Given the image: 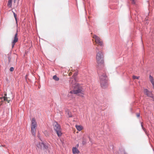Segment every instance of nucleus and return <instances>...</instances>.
Here are the masks:
<instances>
[{
  "instance_id": "obj_19",
  "label": "nucleus",
  "mask_w": 154,
  "mask_h": 154,
  "mask_svg": "<svg viewBox=\"0 0 154 154\" xmlns=\"http://www.w3.org/2000/svg\"><path fill=\"white\" fill-rule=\"evenodd\" d=\"M13 14H14V17L15 18V19H16V20H17V18H16V14H15V13H14V12H13Z\"/></svg>"
},
{
  "instance_id": "obj_10",
  "label": "nucleus",
  "mask_w": 154,
  "mask_h": 154,
  "mask_svg": "<svg viewBox=\"0 0 154 154\" xmlns=\"http://www.w3.org/2000/svg\"><path fill=\"white\" fill-rule=\"evenodd\" d=\"M149 79L150 81L153 86V88H154V79L153 78L152 76H151V75H150L149 76Z\"/></svg>"
},
{
  "instance_id": "obj_26",
  "label": "nucleus",
  "mask_w": 154,
  "mask_h": 154,
  "mask_svg": "<svg viewBox=\"0 0 154 154\" xmlns=\"http://www.w3.org/2000/svg\"><path fill=\"white\" fill-rule=\"evenodd\" d=\"M5 96H7V94L6 93L5 94Z\"/></svg>"
},
{
  "instance_id": "obj_28",
  "label": "nucleus",
  "mask_w": 154,
  "mask_h": 154,
  "mask_svg": "<svg viewBox=\"0 0 154 154\" xmlns=\"http://www.w3.org/2000/svg\"><path fill=\"white\" fill-rule=\"evenodd\" d=\"M14 5V6H15V5Z\"/></svg>"
},
{
  "instance_id": "obj_12",
  "label": "nucleus",
  "mask_w": 154,
  "mask_h": 154,
  "mask_svg": "<svg viewBox=\"0 0 154 154\" xmlns=\"http://www.w3.org/2000/svg\"><path fill=\"white\" fill-rule=\"evenodd\" d=\"M12 0H8L7 4L9 8H11L12 6Z\"/></svg>"
},
{
  "instance_id": "obj_14",
  "label": "nucleus",
  "mask_w": 154,
  "mask_h": 154,
  "mask_svg": "<svg viewBox=\"0 0 154 154\" xmlns=\"http://www.w3.org/2000/svg\"><path fill=\"white\" fill-rule=\"evenodd\" d=\"M149 91L146 89H145L144 90V93L146 95H149L148 93L149 92Z\"/></svg>"
},
{
  "instance_id": "obj_17",
  "label": "nucleus",
  "mask_w": 154,
  "mask_h": 154,
  "mask_svg": "<svg viewBox=\"0 0 154 154\" xmlns=\"http://www.w3.org/2000/svg\"><path fill=\"white\" fill-rule=\"evenodd\" d=\"M148 94H149V95H147L148 96L150 97H152V94L151 92H148Z\"/></svg>"
},
{
  "instance_id": "obj_8",
  "label": "nucleus",
  "mask_w": 154,
  "mask_h": 154,
  "mask_svg": "<svg viewBox=\"0 0 154 154\" xmlns=\"http://www.w3.org/2000/svg\"><path fill=\"white\" fill-rule=\"evenodd\" d=\"M37 146L40 149H46L47 146L45 145L43 143H39L37 145Z\"/></svg>"
},
{
  "instance_id": "obj_22",
  "label": "nucleus",
  "mask_w": 154,
  "mask_h": 154,
  "mask_svg": "<svg viewBox=\"0 0 154 154\" xmlns=\"http://www.w3.org/2000/svg\"><path fill=\"white\" fill-rule=\"evenodd\" d=\"M96 52H97V50L98 51V50H99V49H98V47H96Z\"/></svg>"
},
{
  "instance_id": "obj_18",
  "label": "nucleus",
  "mask_w": 154,
  "mask_h": 154,
  "mask_svg": "<svg viewBox=\"0 0 154 154\" xmlns=\"http://www.w3.org/2000/svg\"><path fill=\"white\" fill-rule=\"evenodd\" d=\"M14 70V68L13 67H11L10 68V71L12 72Z\"/></svg>"
},
{
  "instance_id": "obj_15",
  "label": "nucleus",
  "mask_w": 154,
  "mask_h": 154,
  "mask_svg": "<svg viewBox=\"0 0 154 154\" xmlns=\"http://www.w3.org/2000/svg\"><path fill=\"white\" fill-rule=\"evenodd\" d=\"M53 79L55 81H58L59 80V78L56 75H54L53 76Z\"/></svg>"
},
{
  "instance_id": "obj_4",
  "label": "nucleus",
  "mask_w": 154,
  "mask_h": 154,
  "mask_svg": "<svg viewBox=\"0 0 154 154\" xmlns=\"http://www.w3.org/2000/svg\"><path fill=\"white\" fill-rule=\"evenodd\" d=\"M82 89L81 86L78 84H76L75 86L74 87L73 90L70 91V94H78L80 93H82Z\"/></svg>"
},
{
  "instance_id": "obj_5",
  "label": "nucleus",
  "mask_w": 154,
  "mask_h": 154,
  "mask_svg": "<svg viewBox=\"0 0 154 154\" xmlns=\"http://www.w3.org/2000/svg\"><path fill=\"white\" fill-rule=\"evenodd\" d=\"M37 127V123L34 118H33L32 121L31 125V132L33 135L35 136V134Z\"/></svg>"
},
{
  "instance_id": "obj_11",
  "label": "nucleus",
  "mask_w": 154,
  "mask_h": 154,
  "mask_svg": "<svg viewBox=\"0 0 154 154\" xmlns=\"http://www.w3.org/2000/svg\"><path fill=\"white\" fill-rule=\"evenodd\" d=\"M72 150L73 154L78 153L79 152L78 149L75 147L73 148Z\"/></svg>"
},
{
  "instance_id": "obj_20",
  "label": "nucleus",
  "mask_w": 154,
  "mask_h": 154,
  "mask_svg": "<svg viewBox=\"0 0 154 154\" xmlns=\"http://www.w3.org/2000/svg\"><path fill=\"white\" fill-rule=\"evenodd\" d=\"M137 116L138 117H139L140 116V114L139 113H137L136 114Z\"/></svg>"
},
{
  "instance_id": "obj_9",
  "label": "nucleus",
  "mask_w": 154,
  "mask_h": 154,
  "mask_svg": "<svg viewBox=\"0 0 154 154\" xmlns=\"http://www.w3.org/2000/svg\"><path fill=\"white\" fill-rule=\"evenodd\" d=\"M0 99L2 100V101L6 100L8 103H9L10 100V99L9 97H0Z\"/></svg>"
},
{
  "instance_id": "obj_24",
  "label": "nucleus",
  "mask_w": 154,
  "mask_h": 154,
  "mask_svg": "<svg viewBox=\"0 0 154 154\" xmlns=\"http://www.w3.org/2000/svg\"><path fill=\"white\" fill-rule=\"evenodd\" d=\"M132 1H133V3L134 4L135 3V2H134V0H132Z\"/></svg>"
},
{
  "instance_id": "obj_29",
  "label": "nucleus",
  "mask_w": 154,
  "mask_h": 154,
  "mask_svg": "<svg viewBox=\"0 0 154 154\" xmlns=\"http://www.w3.org/2000/svg\"><path fill=\"white\" fill-rule=\"evenodd\" d=\"M8 59H9V58H10L9 57H8Z\"/></svg>"
},
{
  "instance_id": "obj_23",
  "label": "nucleus",
  "mask_w": 154,
  "mask_h": 154,
  "mask_svg": "<svg viewBox=\"0 0 154 154\" xmlns=\"http://www.w3.org/2000/svg\"><path fill=\"white\" fill-rule=\"evenodd\" d=\"M72 72H70L69 73V76H70V75H72Z\"/></svg>"
},
{
  "instance_id": "obj_2",
  "label": "nucleus",
  "mask_w": 154,
  "mask_h": 154,
  "mask_svg": "<svg viewBox=\"0 0 154 154\" xmlns=\"http://www.w3.org/2000/svg\"><path fill=\"white\" fill-rule=\"evenodd\" d=\"M103 58V55L101 51H100L97 52L96 57V62L98 64V67L100 66H101L102 67L104 66Z\"/></svg>"
},
{
  "instance_id": "obj_7",
  "label": "nucleus",
  "mask_w": 154,
  "mask_h": 154,
  "mask_svg": "<svg viewBox=\"0 0 154 154\" xmlns=\"http://www.w3.org/2000/svg\"><path fill=\"white\" fill-rule=\"evenodd\" d=\"M18 38L17 37V34L16 33L14 35V39L12 43V47L13 48L16 43L18 41Z\"/></svg>"
},
{
  "instance_id": "obj_1",
  "label": "nucleus",
  "mask_w": 154,
  "mask_h": 154,
  "mask_svg": "<svg viewBox=\"0 0 154 154\" xmlns=\"http://www.w3.org/2000/svg\"><path fill=\"white\" fill-rule=\"evenodd\" d=\"M108 78L106 73H102L100 76V81L101 87L103 88H105L108 86Z\"/></svg>"
},
{
  "instance_id": "obj_25",
  "label": "nucleus",
  "mask_w": 154,
  "mask_h": 154,
  "mask_svg": "<svg viewBox=\"0 0 154 154\" xmlns=\"http://www.w3.org/2000/svg\"><path fill=\"white\" fill-rule=\"evenodd\" d=\"M16 1V0H14V3H15Z\"/></svg>"
},
{
  "instance_id": "obj_27",
  "label": "nucleus",
  "mask_w": 154,
  "mask_h": 154,
  "mask_svg": "<svg viewBox=\"0 0 154 154\" xmlns=\"http://www.w3.org/2000/svg\"><path fill=\"white\" fill-rule=\"evenodd\" d=\"M141 126H142V127H143V125H142V124L141 125Z\"/></svg>"
},
{
  "instance_id": "obj_6",
  "label": "nucleus",
  "mask_w": 154,
  "mask_h": 154,
  "mask_svg": "<svg viewBox=\"0 0 154 154\" xmlns=\"http://www.w3.org/2000/svg\"><path fill=\"white\" fill-rule=\"evenodd\" d=\"M93 38L95 39V42L97 46L99 45L102 46L103 45V42L101 39L98 36L96 35H93Z\"/></svg>"
},
{
  "instance_id": "obj_13",
  "label": "nucleus",
  "mask_w": 154,
  "mask_h": 154,
  "mask_svg": "<svg viewBox=\"0 0 154 154\" xmlns=\"http://www.w3.org/2000/svg\"><path fill=\"white\" fill-rule=\"evenodd\" d=\"M75 127L79 131H81L82 129V127L80 125H76L75 126Z\"/></svg>"
},
{
  "instance_id": "obj_16",
  "label": "nucleus",
  "mask_w": 154,
  "mask_h": 154,
  "mask_svg": "<svg viewBox=\"0 0 154 154\" xmlns=\"http://www.w3.org/2000/svg\"><path fill=\"white\" fill-rule=\"evenodd\" d=\"M139 76H134V75L133 76V78L134 79H139Z\"/></svg>"
},
{
  "instance_id": "obj_21",
  "label": "nucleus",
  "mask_w": 154,
  "mask_h": 154,
  "mask_svg": "<svg viewBox=\"0 0 154 154\" xmlns=\"http://www.w3.org/2000/svg\"><path fill=\"white\" fill-rule=\"evenodd\" d=\"M68 114L69 115V117H71V116H70V115H71L70 112L69 111H68Z\"/></svg>"
},
{
  "instance_id": "obj_3",
  "label": "nucleus",
  "mask_w": 154,
  "mask_h": 154,
  "mask_svg": "<svg viewBox=\"0 0 154 154\" xmlns=\"http://www.w3.org/2000/svg\"><path fill=\"white\" fill-rule=\"evenodd\" d=\"M54 128L59 137H60L62 135L61 129L60 125L57 122H54L53 124Z\"/></svg>"
}]
</instances>
